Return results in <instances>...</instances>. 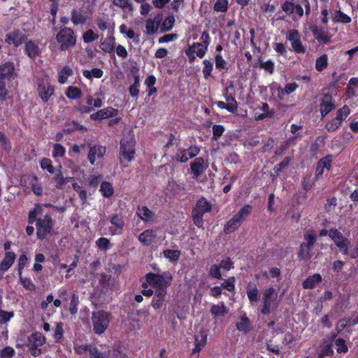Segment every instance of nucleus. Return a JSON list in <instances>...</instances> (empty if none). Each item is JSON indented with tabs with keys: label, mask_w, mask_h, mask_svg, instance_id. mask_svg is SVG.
Listing matches in <instances>:
<instances>
[{
	"label": "nucleus",
	"mask_w": 358,
	"mask_h": 358,
	"mask_svg": "<svg viewBox=\"0 0 358 358\" xmlns=\"http://www.w3.org/2000/svg\"><path fill=\"white\" fill-rule=\"evenodd\" d=\"M135 139L134 134L129 131L120 142V162L122 166L127 167L135 157Z\"/></svg>",
	"instance_id": "obj_1"
},
{
	"label": "nucleus",
	"mask_w": 358,
	"mask_h": 358,
	"mask_svg": "<svg viewBox=\"0 0 358 358\" xmlns=\"http://www.w3.org/2000/svg\"><path fill=\"white\" fill-rule=\"evenodd\" d=\"M280 301L278 293L273 287L265 289L262 292L261 313L264 315H268L275 310L279 306Z\"/></svg>",
	"instance_id": "obj_2"
},
{
	"label": "nucleus",
	"mask_w": 358,
	"mask_h": 358,
	"mask_svg": "<svg viewBox=\"0 0 358 358\" xmlns=\"http://www.w3.org/2000/svg\"><path fill=\"white\" fill-rule=\"evenodd\" d=\"M112 320V315L109 312L98 310L92 315L93 331L96 334L101 335L108 329Z\"/></svg>",
	"instance_id": "obj_3"
},
{
	"label": "nucleus",
	"mask_w": 358,
	"mask_h": 358,
	"mask_svg": "<svg viewBox=\"0 0 358 358\" xmlns=\"http://www.w3.org/2000/svg\"><path fill=\"white\" fill-rule=\"evenodd\" d=\"M56 41L60 50L66 51L76 45L77 37L72 29L63 27L56 34Z\"/></svg>",
	"instance_id": "obj_4"
},
{
	"label": "nucleus",
	"mask_w": 358,
	"mask_h": 358,
	"mask_svg": "<svg viewBox=\"0 0 358 358\" xmlns=\"http://www.w3.org/2000/svg\"><path fill=\"white\" fill-rule=\"evenodd\" d=\"M173 277L170 272H164L162 274H155L150 273L146 276L148 283L155 290L164 289L171 285Z\"/></svg>",
	"instance_id": "obj_5"
},
{
	"label": "nucleus",
	"mask_w": 358,
	"mask_h": 358,
	"mask_svg": "<svg viewBox=\"0 0 358 358\" xmlns=\"http://www.w3.org/2000/svg\"><path fill=\"white\" fill-rule=\"evenodd\" d=\"M212 209V204L204 198L200 199L196 203L192 210V218L194 224L198 227L203 226V215L204 213L210 212Z\"/></svg>",
	"instance_id": "obj_6"
},
{
	"label": "nucleus",
	"mask_w": 358,
	"mask_h": 358,
	"mask_svg": "<svg viewBox=\"0 0 358 358\" xmlns=\"http://www.w3.org/2000/svg\"><path fill=\"white\" fill-rule=\"evenodd\" d=\"M329 238L334 241L343 255H349L351 247L350 241L345 237L341 231L336 229H331L329 230Z\"/></svg>",
	"instance_id": "obj_7"
},
{
	"label": "nucleus",
	"mask_w": 358,
	"mask_h": 358,
	"mask_svg": "<svg viewBox=\"0 0 358 358\" xmlns=\"http://www.w3.org/2000/svg\"><path fill=\"white\" fill-rule=\"evenodd\" d=\"M45 341L46 338L41 333L36 332L29 336L27 346L31 354L34 357H37L41 354V347L45 344Z\"/></svg>",
	"instance_id": "obj_8"
},
{
	"label": "nucleus",
	"mask_w": 358,
	"mask_h": 358,
	"mask_svg": "<svg viewBox=\"0 0 358 358\" xmlns=\"http://www.w3.org/2000/svg\"><path fill=\"white\" fill-rule=\"evenodd\" d=\"M36 234L38 238L43 239L50 233L52 227L51 217L45 214L43 217H38L36 222Z\"/></svg>",
	"instance_id": "obj_9"
},
{
	"label": "nucleus",
	"mask_w": 358,
	"mask_h": 358,
	"mask_svg": "<svg viewBox=\"0 0 358 358\" xmlns=\"http://www.w3.org/2000/svg\"><path fill=\"white\" fill-rule=\"evenodd\" d=\"M37 90L39 96L45 102L49 100L55 92V88L50 84L47 76H43L38 80Z\"/></svg>",
	"instance_id": "obj_10"
},
{
	"label": "nucleus",
	"mask_w": 358,
	"mask_h": 358,
	"mask_svg": "<svg viewBox=\"0 0 358 358\" xmlns=\"http://www.w3.org/2000/svg\"><path fill=\"white\" fill-rule=\"evenodd\" d=\"M208 49L206 45H202L200 43H194L189 45L185 51V55L190 62L195 60L196 57L203 58Z\"/></svg>",
	"instance_id": "obj_11"
},
{
	"label": "nucleus",
	"mask_w": 358,
	"mask_h": 358,
	"mask_svg": "<svg viewBox=\"0 0 358 358\" xmlns=\"http://www.w3.org/2000/svg\"><path fill=\"white\" fill-rule=\"evenodd\" d=\"M287 40L291 42L293 50L297 53H304L305 47L302 45L301 35L296 29H289L286 36Z\"/></svg>",
	"instance_id": "obj_12"
},
{
	"label": "nucleus",
	"mask_w": 358,
	"mask_h": 358,
	"mask_svg": "<svg viewBox=\"0 0 358 358\" xmlns=\"http://www.w3.org/2000/svg\"><path fill=\"white\" fill-rule=\"evenodd\" d=\"M200 152L197 146H190L187 149H179L176 155V159L178 162H186L189 159L196 157Z\"/></svg>",
	"instance_id": "obj_13"
},
{
	"label": "nucleus",
	"mask_w": 358,
	"mask_h": 358,
	"mask_svg": "<svg viewBox=\"0 0 358 358\" xmlns=\"http://www.w3.org/2000/svg\"><path fill=\"white\" fill-rule=\"evenodd\" d=\"M208 167V163L205 162L202 157L196 158L190 164L191 172L193 175V178H198L202 173H203Z\"/></svg>",
	"instance_id": "obj_14"
},
{
	"label": "nucleus",
	"mask_w": 358,
	"mask_h": 358,
	"mask_svg": "<svg viewBox=\"0 0 358 358\" xmlns=\"http://www.w3.org/2000/svg\"><path fill=\"white\" fill-rule=\"evenodd\" d=\"M17 77L15 71L14 64L12 62H6L0 65V81L10 80Z\"/></svg>",
	"instance_id": "obj_15"
},
{
	"label": "nucleus",
	"mask_w": 358,
	"mask_h": 358,
	"mask_svg": "<svg viewBox=\"0 0 358 358\" xmlns=\"http://www.w3.org/2000/svg\"><path fill=\"white\" fill-rule=\"evenodd\" d=\"M162 19H163L162 15L160 14L156 15L155 16H154L152 18H148L145 21V34H147L148 35H153L155 33H157V31L159 29V24L162 21Z\"/></svg>",
	"instance_id": "obj_16"
},
{
	"label": "nucleus",
	"mask_w": 358,
	"mask_h": 358,
	"mask_svg": "<svg viewBox=\"0 0 358 358\" xmlns=\"http://www.w3.org/2000/svg\"><path fill=\"white\" fill-rule=\"evenodd\" d=\"M106 153V147L95 145L90 147V150L88 153V160L90 161L91 164H94L96 159H101L103 157Z\"/></svg>",
	"instance_id": "obj_17"
},
{
	"label": "nucleus",
	"mask_w": 358,
	"mask_h": 358,
	"mask_svg": "<svg viewBox=\"0 0 358 358\" xmlns=\"http://www.w3.org/2000/svg\"><path fill=\"white\" fill-rule=\"evenodd\" d=\"M26 39V36L20 31H13L6 34L5 41L8 44L15 47L21 45Z\"/></svg>",
	"instance_id": "obj_18"
},
{
	"label": "nucleus",
	"mask_w": 358,
	"mask_h": 358,
	"mask_svg": "<svg viewBox=\"0 0 358 358\" xmlns=\"http://www.w3.org/2000/svg\"><path fill=\"white\" fill-rule=\"evenodd\" d=\"M117 113V110L112 107H107L92 114L90 118L94 120H99L115 116Z\"/></svg>",
	"instance_id": "obj_19"
},
{
	"label": "nucleus",
	"mask_w": 358,
	"mask_h": 358,
	"mask_svg": "<svg viewBox=\"0 0 358 358\" xmlns=\"http://www.w3.org/2000/svg\"><path fill=\"white\" fill-rule=\"evenodd\" d=\"M310 29L313 32L315 38L320 42L328 43L330 42L331 37L329 34L323 30L322 27L317 25H312Z\"/></svg>",
	"instance_id": "obj_20"
},
{
	"label": "nucleus",
	"mask_w": 358,
	"mask_h": 358,
	"mask_svg": "<svg viewBox=\"0 0 358 358\" xmlns=\"http://www.w3.org/2000/svg\"><path fill=\"white\" fill-rule=\"evenodd\" d=\"M24 52L31 59H34L41 54V50L38 44L32 41H29L25 43Z\"/></svg>",
	"instance_id": "obj_21"
},
{
	"label": "nucleus",
	"mask_w": 358,
	"mask_h": 358,
	"mask_svg": "<svg viewBox=\"0 0 358 358\" xmlns=\"http://www.w3.org/2000/svg\"><path fill=\"white\" fill-rule=\"evenodd\" d=\"M331 157L326 156L321 159L318 162L315 170V176L319 178L324 173V169L329 170L331 167Z\"/></svg>",
	"instance_id": "obj_22"
},
{
	"label": "nucleus",
	"mask_w": 358,
	"mask_h": 358,
	"mask_svg": "<svg viewBox=\"0 0 358 358\" xmlns=\"http://www.w3.org/2000/svg\"><path fill=\"white\" fill-rule=\"evenodd\" d=\"M87 20V16L83 10L73 9L71 11V22L74 26L84 24Z\"/></svg>",
	"instance_id": "obj_23"
},
{
	"label": "nucleus",
	"mask_w": 358,
	"mask_h": 358,
	"mask_svg": "<svg viewBox=\"0 0 358 358\" xmlns=\"http://www.w3.org/2000/svg\"><path fill=\"white\" fill-rule=\"evenodd\" d=\"M298 88V85L295 83H288L285 88L278 86L276 88L277 96L279 99L282 100L285 95L290 94Z\"/></svg>",
	"instance_id": "obj_24"
},
{
	"label": "nucleus",
	"mask_w": 358,
	"mask_h": 358,
	"mask_svg": "<svg viewBox=\"0 0 358 358\" xmlns=\"http://www.w3.org/2000/svg\"><path fill=\"white\" fill-rule=\"evenodd\" d=\"M15 255L12 252H7L2 262L0 263V273H4L13 264Z\"/></svg>",
	"instance_id": "obj_25"
},
{
	"label": "nucleus",
	"mask_w": 358,
	"mask_h": 358,
	"mask_svg": "<svg viewBox=\"0 0 358 358\" xmlns=\"http://www.w3.org/2000/svg\"><path fill=\"white\" fill-rule=\"evenodd\" d=\"M156 238V233L152 229H148L141 233L138 236L139 241L144 245H150Z\"/></svg>",
	"instance_id": "obj_26"
},
{
	"label": "nucleus",
	"mask_w": 358,
	"mask_h": 358,
	"mask_svg": "<svg viewBox=\"0 0 358 358\" xmlns=\"http://www.w3.org/2000/svg\"><path fill=\"white\" fill-rule=\"evenodd\" d=\"M242 222L234 215L229 221L226 222L224 227V231L226 234H231L237 230Z\"/></svg>",
	"instance_id": "obj_27"
},
{
	"label": "nucleus",
	"mask_w": 358,
	"mask_h": 358,
	"mask_svg": "<svg viewBox=\"0 0 358 358\" xmlns=\"http://www.w3.org/2000/svg\"><path fill=\"white\" fill-rule=\"evenodd\" d=\"M334 109V103L331 100V96L326 94L322 99V103L320 105V110L322 115H326L331 110Z\"/></svg>",
	"instance_id": "obj_28"
},
{
	"label": "nucleus",
	"mask_w": 358,
	"mask_h": 358,
	"mask_svg": "<svg viewBox=\"0 0 358 358\" xmlns=\"http://www.w3.org/2000/svg\"><path fill=\"white\" fill-rule=\"evenodd\" d=\"M322 282V276L315 273L311 276H309L306 278L303 282V287L304 289H313L316 285Z\"/></svg>",
	"instance_id": "obj_29"
},
{
	"label": "nucleus",
	"mask_w": 358,
	"mask_h": 358,
	"mask_svg": "<svg viewBox=\"0 0 358 358\" xmlns=\"http://www.w3.org/2000/svg\"><path fill=\"white\" fill-rule=\"evenodd\" d=\"M166 294V291H164V289L155 291V296L152 301V306L155 309L162 307Z\"/></svg>",
	"instance_id": "obj_30"
},
{
	"label": "nucleus",
	"mask_w": 358,
	"mask_h": 358,
	"mask_svg": "<svg viewBox=\"0 0 358 358\" xmlns=\"http://www.w3.org/2000/svg\"><path fill=\"white\" fill-rule=\"evenodd\" d=\"M136 213L145 222H151L155 217V214L145 206L138 207Z\"/></svg>",
	"instance_id": "obj_31"
},
{
	"label": "nucleus",
	"mask_w": 358,
	"mask_h": 358,
	"mask_svg": "<svg viewBox=\"0 0 358 358\" xmlns=\"http://www.w3.org/2000/svg\"><path fill=\"white\" fill-rule=\"evenodd\" d=\"M206 340L207 335L203 331H201L198 334H196L194 338L195 348H194L193 352H199L206 345Z\"/></svg>",
	"instance_id": "obj_32"
},
{
	"label": "nucleus",
	"mask_w": 358,
	"mask_h": 358,
	"mask_svg": "<svg viewBox=\"0 0 358 358\" xmlns=\"http://www.w3.org/2000/svg\"><path fill=\"white\" fill-rule=\"evenodd\" d=\"M246 293L251 304H254L257 302L259 291L255 284L249 283L248 285Z\"/></svg>",
	"instance_id": "obj_33"
},
{
	"label": "nucleus",
	"mask_w": 358,
	"mask_h": 358,
	"mask_svg": "<svg viewBox=\"0 0 358 358\" xmlns=\"http://www.w3.org/2000/svg\"><path fill=\"white\" fill-rule=\"evenodd\" d=\"M211 314L215 317H223L228 313V310L223 302L211 306Z\"/></svg>",
	"instance_id": "obj_34"
},
{
	"label": "nucleus",
	"mask_w": 358,
	"mask_h": 358,
	"mask_svg": "<svg viewBox=\"0 0 358 358\" xmlns=\"http://www.w3.org/2000/svg\"><path fill=\"white\" fill-rule=\"evenodd\" d=\"M73 73V69L69 66H64L58 72V82L60 84H65L68 81V78Z\"/></svg>",
	"instance_id": "obj_35"
},
{
	"label": "nucleus",
	"mask_w": 358,
	"mask_h": 358,
	"mask_svg": "<svg viewBox=\"0 0 358 358\" xmlns=\"http://www.w3.org/2000/svg\"><path fill=\"white\" fill-rule=\"evenodd\" d=\"M252 211V206L250 204H245L235 214V215L243 223L246 218L250 215Z\"/></svg>",
	"instance_id": "obj_36"
},
{
	"label": "nucleus",
	"mask_w": 358,
	"mask_h": 358,
	"mask_svg": "<svg viewBox=\"0 0 358 358\" xmlns=\"http://www.w3.org/2000/svg\"><path fill=\"white\" fill-rule=\"evenodd\" d=\"M332 20L335 22L349 24L351 22V17L343 13L341 10H336L333 13Z\"/></svg>",
	"instance_id": "obj_37"
},
{
	"label": "nucleus",
	"mask_w": 358,
	"mask_h": 358,
	"mask_svg": "<svg viewBox=\"0 0 358 358\" xmlns=\"http://www.w3.org/2000/svg\"><path fill=\"white\" fill-rule=\"evenodd\" d=\"M72 179V177H64L61 171L57 173L53 178L56 183L55 187L57 189H62L63 187Z\"/></svg>",
	"instance_id": "obj_38"
},
{
	"label": "nucleus",
	"mask_w": 358,
	"mask_h": 358,
	"mask_svg": "<svg viewBox=\"0 0 358 358\" xmlns=\"http://www.w3.org/2000/svg\"><path fill=\"white\" fill-rule=\"evenodd\" d=\"M44 208L41 205H36L35 208L29 212V222L33 223L37 220L38 217H43Z\"/></svg>",
	"instance_id": "obj_39"
},
{
	"label": "nucleus",
	"mask_w": 358,
	"mask_h": 358,
	"mask_svg": "<svg viewBox=\"0 0 358 358\" xmlns=\"http://www.w3.org/2000/svg\"><path fill=\"white\" fill-rule=\"evenodd\" d=\"M115 38L113 37L106 38L100 44V48L105 52H113L115 48Z\"/></svg>",
	"instance_id": "obj_40"
},
{
	"label": "nucleus",
	"mask_w": 358,
	"mask_h": 358,
	"mask_svg": "<svg viewBox=\"0 0 358 358\" xmlns=\"http://www.w3.org/2000/svg\"><path fill=\"white\" fill-rule=\"evenodd\" d=\"M313 247L306 244V243H301L300 246V250L298 254L299 257L301 259L303 260H308L310 257V251L312 250Z\"/></svg>",
	"instance_id": "obj_41"
},
{
	"label": "nucleus",
	"mask_w": 358,
	"mask_h": 358,
	"mask_svg": "<svg viewBox=\"0 0 358 358\" xmlns=\"http://www.w3.org/2000/svg\"><path fill=\"white\" fill-rule=\"evenodd\" d=\"M237 329L246 333L250 328V322L246 316H242L240 321L236 323Z\"/></svg>",
	"instance_id": "obj_42"
},
{
	"label": "nucleus",
	"mask_w": 358,
	"mask_h": 358,
	"mask_svg": "<svg viewBox=\"0 0 358 358\" xmlns=\"http://www.w3.org/2000/svg\"><path fill=\"white\" fill-rule=\"evenodd\" d=\"M65 94L70 99H78L81 97L82 92L76 87L70 86L67 88Z\"/></svg>",
	"instance_id": "obj_43"
},
{
	"label": "nucleus",
	"mask_w": 358,
	"mask_h": 358,
	"mask_svg": "<svg viewBox=\"0 0 358 358\" xmlns=\"http://www.w3.org/2000/svg\"><path fill=\"white\" fill-rule=\"evenodd\" d=\"M100 192L104 197L108 198L114 193L112 185L108 182H103L101 184Z\"/></svg>",
	"instance_id": "obj_44"
},
{
	"label": "nucleus",
	"mask_w": 358,
	"mask_h": 358,
	"mask_svg": "<svg viewBox=\"0 0 358 358\" xmlns=\"http://www.w3.org/2000/svg\"><path fill=\"white\" fill-rule=\"evenodd\" d=\"M27 179L31 184L34 193L36 195H41L43 189L41 184L38 182V179L36 177H28Z\"/></svg>",
	"instance_id": "obj_45"
},
{
	"label": "nucleus",
	"mask_w": 358,
	"mask_h": 358,
	"mask_svg": "<svg viewBox=\"0 0 358 358\" xmlns=\"http://www.w3.org/2000/svg\"><path fill=\"white\" fill-rule=\"evenodd\" d=\"M83 74L87 79H92V78H100L103 76V71L100 69L94 68L91 71L84 70Z\"/></svg>",
	"instance_id": "obj_46"
},
{
	"label": "nucleus",
	"mask_w": 358,
	"mask_h": 358,
	"mask_svg": "<svg viewBox=\"0 0 358 358\" xmlns=\"http://www.w3.org/2000/svg\"><path fill=\"white\" fill-rule=\"evenodd\" d=\"M328 65V57L324 54L318 57L315 63V69L318 71H323Z\"/></svg>",
	"instance_id": "obj_47"
},
{
	"label": "nucleus",
	"mask_w": 358,
	"mask_h": 358,
	"mask_svg": "<svg viewBox=\"0 0 358 358\" xmlns=\"http://www.w3.org/2000/svg\"><path fill=\"white\" fill-rule=\"evenodd\" d=\"M203 74L204 76V78L206 80H208V78L211 76L212 71L213 69V64L211 61H209L208 59H204L203 61Z\"/></svg>",
	"instance_id": "obj_48"
},
{
	"label": "nucleus",
	"mask_w": 358,
	"mask_h": 358,
	"mask_svg": "<svg viewBox=\"0 0 358 358\" xmlns=\"http://www.w3.org/2000/svg\"><path fill=\"white\" fill-rule=\"evenodd\" d=\"M164 255L171 262H177L180 255V252L176 250H166L164 251Z\"/></svg>",
	"instance_id": "obj_49"
},
{
	"label": "nucleus",
	"mask_w": 358,
	"mask_h": 358,
	"mask_svg": "<svg viewBox=\"0 0 358 358\" xmlns=\"http://www.w3.org/2000/svg\"><path fill=\"white\" fill-rule=\"evenodd\" d=\"M304 239L306 240V244H308L312 247H313L315 243L317 240V234L313 230H308L304 234Z\"/></svg>",
	"instance_id": "obj_50"
},
{
	"label": "nucleus",
	"mask_w": 358,
	"mask_h": 358,
	"mask_svg": "<svg viewBox=\"0 0 358 358\" xmlns=\"http://www.w3.org/2000/svg\"><path fill=\"white\" fill-rule=\"evenodd\" d=\"M90 358H108V352L100 351L96 347L90 348Z\"/></svg>",
	"instance_id": "obj_51"
},
{
	"label": "nucleus",
	"mask_w": 358,
	"mask_h": 358,
	"mask_svg": "<svg viewBox=\"0 0 358 358\" xmlns=\"http://www.w3.org/2000/svg\"><path fill=\"white\" fill-rule=\"evenodd\" d=\"M228 4V0H217L213 8L217 12L224 13L227 10Z\"/></svg>",
	"instance_id": "obj_52"
},
{
	"label": "nucleus",
	"mask_w": 358,
	"mask_h": 358,
	"mask_svg": "<svg viewBox=\"0 0 358 358\" xmlns=\"http://www.w3.org/2000/svg\"><path fill=\"white\" fill-rule=\"evenodd\" d=\"M79 304L78 295L73 294L69 306V311L72 315H75L78 312V306Z\"/></svg>",
	"instance_id": "obj_53"
},
{
	"label": "nucleus",
	"mask_w": 358,
	"mask_h": 358,
	"mask_svg": "<svg viewBox=\"0 0 358 358\" xmlns=\"http://www.w3.org/2000/svg\"><path fill=\"white\" fill-rule=\"evenodd\" d=\"M83 38L85 43H90L98 39L99 35L94 33L92 29H89L83 34Z\"/></svg>",
	"instance_id": "obj_54"
},
{
	"label": "nucleus",
	"mask_w": 358,
	"mask_h": 358,
	"mask_svg": "<svg viewBox=\"0 0 358 358\" xmlns=\"http://www.w3.org/2000/svg\"><path fill=\"white\" fill-rule=\"evenodd\" d=\"M335 345L336 346V352L338 353H346L348 350L345 341L343 338L336 339L335 341Z\"/></svg>",
	"instance_id": "obj_55"
},
{
	"label": "nucleus",
	"mask_w": 358,
	"mask_h": 358,
	"mask_svg": "<svg viewBox=\"0 0 358 358\" xmlns=\"http://www.w3.org/2000/svg\"><path fill=\"white\" fill-rule=\"evenodd\" d=\"M259 66L260 68L264 69L266 71L268 72L270 74L273 73L274 64L271 60H267L266 62L260 61Z\"/></svg>",
	"instance_id": "obj_56"
},
{
	"label": "nucleus",
	"mask_w": 358,
	"mask_h": 358,
	"mask_svg": "<svg viewBox=\"0 0 358 358\" xmlns=\"http://www.w3.org/2000/svg\"><path fill=\"white\" fill-rule=\"evenodd\" d=\"M20 276V280L22 286L27 290L33 291L35 289L36 287L34 284L32 282L31 279L27 278H22V275Z\"/></svg>",
	"instance_id": "obj_57"
},
{
	"label": "nucleus",
	"mask_w": 358,
	"mask_h": 358,
	"mask_svg": "<svg viewBox=\"0 0 358 358\" xmlns=\"http://www.w3.org/2000/svg\"><path fill=\"white\" fill-rule=\"evenodd\" d=\"M350 110L347 106H344L342 108L338 110L337 112V115L335 118L341 120L342 122L343 120H345L348 115L350 114Z\"/></svg>",
	"instance_id": "obj_58"
},
{
	"label": "nucleus",
	"mask_w": 358,
	"mask_h": 358,
	"mask_svg": "<svg viewBox=\"0 0 358 358\" xmlns=\"http://www.w3.org/2000/svg\"><path fill=\"white\" fill-rule=\"evenodd\" d=\"M15 355V350L10 346H6L0 350V358H12Z\"/></svg>",
	"instance_id": "obj_59"
},
{
	"label": "nucleus",
	"mask_w": 358,
	"mask_h": 358,
	"mask_svg": "<svg viewBox=\"0 0 358 358\" xmlns=\"http://www.w3.org/2000/svg\"><path fill=\"white\" fill-rule=\"evenodd\" d=\"M341 120L334 118L327 123L326 128L329 131H334L341 126Z\"/></svg>",
	"instance_id": "obj_60"
},
{
	"label": "nucleus",
	"mask_w": 358,
	"mask_h": 358,
	"mask_svg": "<svg viewBox=\"0 0 358 358\" xmlns=\"http://www.w3.org/2000/svg\"><path fill=\"white\" fill-rule=\"evenodd\" d=\"M295 6L296 5L292 1H287L282 4V9L287 14L291 15L294 12Z\"/></svg>",
	"instance_id": "obj_61"
},
{
	"label": "nucleus",
	"mask_w": 358,
	"mask_h": 358,
	"mask_svg": "<svg viewBox=\"0 0 358 358\" xmlns=\"http://www.w3.org/2000/svg\"><path fill=\"white\" fill-rule=\"evenodd\" d=\"M97 247L102 250H108L109 249L110 242L106 238H100L96 241Z\"/></svg>",
	"instance_id": "obj_62"
},
{
	"label": "nucleus",
	"mask_w": 358,
	"mask_h": 358,
	"mask_svg": "<svg viewBox=\"0 0 358 358\" xmlns=\"http://www.w3.org/2000/svg\"><path fill=\"white\" fill-rule=\"evenodd\" d=\"M222 288H224L229 292L234 291L235 289V278L231 277L221 285Z\"/></svg>",
	"instance_id": "obj_63"
},
{
	"label": "nucleus",
	"mask_w": 358,
	"mask_h": 358,
	"mask_svg": "<svg viewBox=\"0 0 358 358\" xmlns=\"http://www.w3.org/2000/svg\"><path fill=\"white\" fill-rule=\"evenodd\" d=\"M41 166L43 169H46L49 173H53L55 171V168L52 165V162L50 159L45 158L41 162Z\"/></svg>",
	"instance_id": "obj_64"
}]
</instances>
